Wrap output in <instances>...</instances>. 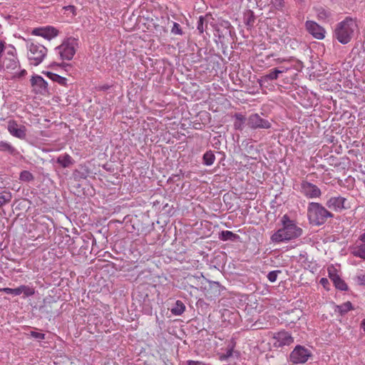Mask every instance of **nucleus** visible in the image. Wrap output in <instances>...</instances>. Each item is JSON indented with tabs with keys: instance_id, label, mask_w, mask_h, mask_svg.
<instances>
[{
	"instance_id": "39448f33",
	"label": "nucleus",
	"mask_w": 365,
	"mask_h": 365,
	"mask_svg": "<svg viewBox=\"0 0 365 365\" xmlns=\"http://www.w3.org/2000/svg\"><path fill=\"white\" fill-rule=\"evenodd\" d=\"M307 212L309 221L315 225H322L327 218L332 217L331 212L317 202H310Z\"/></svg>"
},
{
	"instance_id": "2eb2a0df",
	"label": "nucleus",
	"mask_w": 365,
	"mask_h": 365,
	"mask_svg": "<svg viewBox=\"0 0 365 365\" xmlns=\"http://www.w3.org/2000/svg\"><path fill=\"white\" fill-rule=\"evenodd\" d=\"M56 162L63 168H68L74 163L73 159L67 153L60 155L57 158Z\"/></svg>"
},
{
	"instance_id": "f03ea898",
	"label": "nucleus",
	"mask_w": 365,
	"mask_h": 365,
	"mask_svg": "<svg viewBox=\"0 0 365 365\" xmlns=\"http://www.w3.org/2000/svg\"><path fill=\"white\" fill-rule=\"evenodd\" d=\"M281 221L283 225L282 228L279 229L271 236V240L273 242L279 243L289 241L302 235V230L297 227L288 215H284Z\"/></svg>"
},
{
	"instance_id": "e433bc0d",
	"label": "nucleus",
	"mask_w": 365,
	"mask_h": 365,
	"mask_svg": "<svg viewBox=\"0 0 365 365\" xmlns=\"http://www.w3.org/2000/svg\"><path fill=\"white\" fill-rule=\"evenodd\" d=\"M292 61V58H277L274 59V62L276 64H280L282 63H290Z\"/></svg>"
},
{
	"instance_id": "72a5a7b5",
	"label": "nucleus",
	"mask_w": 365,
	"mask_h": 365,
	"mask_svg": "<svg viewBox=\"0 0 365 365\" xmlns=\"http://www.w3.org/2000/svg\"><path fill=\"white\" fill-rule=\"evenodd\" d=\"M356 282L361 285H365V271L361 270L356 277Z\"/></svg>"
},
{
	"instance_id": "f3484780",
	"label": "nucleus",
	"mask_w": 365,
	"mask_h": 365,
	"mask_svg": "<svg viewBox=\"0 0 365 365\" xmlns=\"http://www.w3.org/2000/svg\"><path fill=\"white\" fill-rule=\"evenodd\" d=\"M285 70H279L278 68H274L269 71V73L262 77L261 81L267 82L268 81L277 80L280 73H284Z\"/></svg>"
},
{
	"instance_id": "f8f14e48",
	"label": "nucleus",
	"mask_w": 365,
	"mask_h": 365,
	"mask_svg": "<svg viewBox=\"0 0 365 365\" xmlns=\"http://www.w3.org/2000/svg\"><path fill=\"white\" fill-rule=\"evenodd\" d=\"M8 130L11 135L20 139L26 137V129L24 125H19L15 120H10L8 122Z\"/></svg>"
},
{
	"instance_id": "c85d7f7f",
	"label": "nucleus",
	"mask_w": 365,
	"mask_h": 365,
	"mask_svg": "<svg viewBox=\"0 0 365 365\" xmlns=\"http://www.w3.org/2000/svg\"><path fill=\"white\" fill-rule=\"evenodd\" d=\"M270 4L274 9L282 11L284 6V0H270Z\"/></svg>"
},
{
	"instance_id": "5701e85b",
	"label": "nucleus",
	"mask_w": 365,
	"mask_h": 365,
	"mask_svg": "<svg viewBox=\"0 0 365 365\" xmlns=\"http://www.w3.org/2000/svg\"><path fill=\"white\" fill-rule=\"evenodd\" d=\"M215 160V156L211 150L207 151L203 155V163L205 165H211L214 163Z\"/></svg>"
},
{
	"instance_id": "c756f323",
	"label": "nucleus",
	"mask_w": 365,
	"mask_h": 365,
	"mask_svg": "<svg viewBox=\"0 0 365 365\" xmlns=\"http://www.w3.org/2000/svg\"><path fill=\"white\" fill-rule=\"evenodd\" d=\"M0 292H5L6 294H12L14 296L20 295L19 287L12 289L9 287L1 288Z\"/></svg>"
},
{
	"instance_id": "f257e3e1",
	"label": "nucleus",
	"mask_w": 365,
	"mask_h": 365,
	"mask_svg": "<svg viewBox=\"0 0 365 365\" xmlns=\"http://www.w3.org/2000/svg\"><path fill=\"white\" fill-rule=\"evenodd\" d=\"M0 69L8 74V78H21L26 74L25 69L20 70L14 46L0 41Z\"/></svg>"
},
{
	"instance_id": "423d86ee",
	"label": "nucleus",
	"mask_w": 365,
	"mask_h": 365,
	"mask_svg": "<svg viewBox=\"0 0 365 365\" xmlns=\"http://www.w3.org/2000/svg\"><path fill=\"white\" fill-rule=\"evenodd\" d=\"M77 42L75 38H67L60 46L56 48L57 53L61 60L70 61L76 53Z\"/></svg>"
},
{
	"instance_id": "9b49d317",
	"label": "nucleus",
	"mask_w": 365,
	"mask_h": 365,
	"mask_svg": "<svg viewBox=\"0 0 365 365\" xmlns=\"http://www.w3.org/2000/svg\"><path fill=\"white\" fill-rule=\"evenodd\" d=\"M247 124L252 128H269L270 123L262 118L258 114H252L248 118Z\"/></svg>"
},
{
	"instance_id": "a19ab883",
	"label": "nucleus",
	"mask_w": 365,
	"mask_h": 365,
	"mask_svg": "<svg viewBox=\"0 0 365 365\" xmlns=\"http://www.w3.org/2000/svg\"><path fill=\"white\" fill-rule=\"evenodd\" d=\"M202 19L200 18L199 21H198V25H197V29L199 30L200 33H202L203 32V26H202Z\"/></svg>"
},
{
	"instance_id": "4c0bfd02",
	"label": "nucleus",
	"mask_w": 365,
	"mask_h": 365,
	"mask_svg": "<svg viewBox=\"0 0 365 365\" xmlns=\"http://www.w3.org/2000/svg\"><path fill=\"white\" fill-rule=\"evenodd\" d=\"M267 278L271 282H275L277 278V272H270L267 275Z\"/></svg>"
},
{
	"instance_id": "20e7f679",
	"label": "nucleus",
	"mask_w": 365,
	"mask_h": 365,
	"mask_svg": "<svg viewBox=\"0 0 365 365\" xmlns=\"http://www.w3.org/2000/svg\"><path fill=\"white\" fill-rule=\"evenodd\" d=\"M26 47L30 64L36 66L42 63L47 55L48 49L43 44L34 41H29Z\"/></svg>"
},
{
	"instance_id": "c9c22d12",
	"label": "nucleus",
	"mask_w": 365,
	"mask_h": 365,
	"mask_svg": "<svg viewBox=\"0 0 365 365\" xmlns=\"http://www.w3.org/2000/svg\"><path fill=\"white\" fill-rule=\"evenodd\" d=\"M31 336L35 339L43 340L45 339V334L37 331H31Z\"/></svg>"
},
{
	"instance_id": "473e14b6",
	"label": "nucleus",
	"mask_w": 365,
	"mask_h": 365,
	"mask_svg": "<svg viewBox=\"0 0 365 365\" xmlns=\"http://www.w3.org/2000/svg\"><path fill=\"white\" fill-rule=\"evenodd\" d=\"M329 277L331 281L336 279L339 274H337L336 269L334 267V266H329L327 269Z\"/></svg>"
},
{
	"instance_id": "393cba45",
	"label": "nucleus",
	"mask_w": 365,
	"mask_h": 365,
	"mask_svg": "<svg viewBox=\"0 0 365 365\" xmlns=\"http://www.w3.org/2000/svg\"><path fill=\"white\" fill-rule=\"evenodd\" d=\"M245 118L243 115L237 113L235 115V121L234 123V126L235 129L242 130V125L245 123Z\"/></svg>"
},
{
	"instance_id": "79ce46f5",
	"label": "nucleus",
	"mask_w": 365,
	"mask_h": 365,
	"mask_svg": "<svg viewBox=\"0 0 365 365\" xmlns=\"http://www.w3.org/2000/svg\"><path fill=\"white\" fill-rule=\"evenodd\" d=\"M292 65L290 66H281L279 68H278L279 70H285L284 72H287V71L292 69Z\"/></svg>"
},
{
	"instance_id": "7c9ffc66",
	"label": "nucleus",
	"mask_w": 365,
	"mask_h": 365,
	"mask_svg": "<svg viewBox=\"0 0 365 365\" xmlns=\"http://www.w3.org/2000/svg\"><path fill=\"white\" fill-rule=\"evenodd\" d=\"M0 150L8 151L12 153L14 151V148L8 143L0 141Z\"/></svg>"
},
{
	"instance_id": "ddd939ff",
	"label": "nucleus",
	"mask_w": 365,
	"mask_h": 365,
	"mask_svg": "<svg viewBox=\"0 0 365 365\" xmlns=\"http://www.w3.org/2000/svg\"><path fill=\"white\" fill-rule=\"evenodd\" d=\"M33 34L47 39H51L58 36V31L53 26H45L34 29Z\"/></svg>"
},
{
	"instance_id": "2f4dec72",
	"label": "nucleus",
	"mask_w": 365,
	"mask_h": 365,
	"mask_svg": "<svg viewBox=\"0 0 365 365\" xmlns=\"http://www.w3.org/2000/svg\"><path fill=\"white\" fill-rule=\"evenodd\" d=\"M11 200V195L10 192L5 193L0 195V207L4 205L9 202Z\"/></svg>"
},
{
	"instance_id": "b1692460",
	"label": "nucleus",
	"mask_w": 365,
	"mask_h": 365,
	"mask_svg": "<svg viewBox=\"0 0 365 365\" xmlns=\"http://www.w3.org/2000/svg\"><path fill=\"white\" fill-rule=\"evenodd\" d=\"M352 309L351 303L346 302L341 305L336 306V311H338L341 314H344Z\"/></svg>"
},
{
	"instance_id": "4be33fe9",
	"label": "nucleus",
	"mask_w": 365,
	"mask_h": 365,
	"mask_svg": "<svg viewBox=\"0 0 365 365\" xmlns=\"http://www.w3.org/2000/svg\"><path fill=\"white\" fill-rule=\"evenodd\" d=\"M31 81L33 86H38L40 89L43 90L46 88V82L41 76L33 77Z\"/></svg>"
},
{
	"instance_id": "6e6552de",
	"label": "nucleus",
	"mask_w": 365,
	"mask_h": 365,
	"mask_svg": "<svg viewBox=\"0 0 365 365\" xmlns=\"http://www.w3.org/2000/svg\"><path fill=\"white\" fill-rule=\"evenodd\" d=\"M299 190L307 198H317L322 195L321 190L316 185L306 180L301 182Z\"/></svg>"
},
{
	"instance_id": "a878e982",
	"label": "nucleus",
	"mask_w": 365,
	"mask_h": 365,
	"mask_svg": "<svg viewBox=\"0 0 365 365\" xmlns=\"http://www.w3.org/2000/svg\"><path fill=\"white\" fill-rule=\"evenodd\" d=\"M238 236L236 235V234H234L233 232H232L231 231H229V230H225V231H222L221 233H220V238L222 240H235V238H237Z\"/></svg>"
},
{
	"instance_id": "cd10ccee",
	"label": "nucleus",
	"mask_w": 365,
	"mask_h": 365,
	"mask_svg": "<svg viewBox=\"0 0 365 365\" xmlns=\"http://www.w3.org/2000/svg\"><path fill=\"white\" fill-rule=\"evenodd\" d=\"M19 179L21 181L30 182L34 180V176L29 171L24 170L20 173Z\"/></svg>"
},
{
	"instance_id": "dca6fc26",
	"label": "nucleus",
	"mask_w": 365,
	"mask_h": 365,
	"mask_svg": "<svg viewBox=\"0 0 365 365\" xmlns=\"http://www.w3.org/2000/svg\"><path fill=\"white\" fill-rule=\"evenodd\" d=\"M315 13L317 19L319 21H325L331 16V13L322 6L315 8Z\"/></svg>"
},
{
	"instance_id": "0eeeda50",
	"label": "nucleus",
	"mask_w": 365,
	"mask_h": 365,
	"mask_svg": "<svg viewBox=\"0 0 365 365\" xmlns=\"http://www.w3.org/2000/svg\"><path fill=\"white\" fill-rule=\"evenodd\" d=\"M312 356L310 350L303 346L297 345L289 354V361L293 364L306 363Z\"/></svg>"
},
{
	"instance_id": "1a4fd4ad",
	"label": "nucleus",
	"mask_w": 365,
	"mask_h": 365,
	"mask_svg": "<svg viewBox=\"0 0 365 365\" xmlns=\"http://www.w3.org/2000/svg\"><path fill=\"white\" fill-rule=\"evenodd\" d=\"M293 342L294 338L286 331H281L275 333L272 337L273 346L276 348L289 346Z\"/></svg>"
},
{
	"instance_id": "6ab92c4d",
	"label": "nucleus",
	"mask_w": 365,
	"mask_h": 365,
	"mask_svg": "<svg viewBox=\"0 0 365 365\" xmlns=\"http://www.w3.org/2000/svg\"><path fill=\"white\" fill-rule=\"evenodd\" d=\"M185 310L184 303L180 300H177L175 306L171 309V312L175 316H180Z\"/></svg>"
},
{
	"instance_id": "ea45409f",
	"label": "nucleus",
	"mask_w": 365,
	"mask_h": 365,
	"mask_svg": "<svg viewBox=\"0 0 365 365\" xmlns=\"http://www.w3.org/2000/svg\"><path fill=\"white\" fill-rule=\"evenodd\" d=\"M319 282L324 287V288L328 289V286H329V283L327 278H322L320 279Z\"/></svg>"
},
{
	"instance_id": "bb28decb",
	"label": "nucleus",
	"mask_w": 365,
	"mask_h": 365,
	"mask_svg": "<svg viewBox=\"0 0 365 365\" xmlns=\"http://www.w3.org/2000/svg\"><path fill=\"white\" fill-rule=\"evenodd\" d=\"M333 283L334 284L336 288L340 289V290H346L347 289V285L344 282V280H342L339 276H338L336 279H334L333 281Z\"/></svg>"
},
{
	"instance_id": "9d476101",
	"label": "nucleus",
	"mask_w": 365,
	"mask_h": 365,
	"mask_svg": "<svg viewBox=\"0 0 365 365\" xmlns=\"http://www.w3.org/2000/svg\"><path fill=\"white\" fill-rule=\"evenodd\" d=\"M305 27L307 31L317 39H324L325 37V29L314 21H307Z\"/></svg>"
},
{
	"instance_id": "f704fd0d",
	"label": "nucleus",
	"mask_w": 365,
	"mask_h": 365,
	"mask_svg": "<svg viewBox=\"0 0 365 365\" xmlns=\"http://www.w3.org/2000/svg\"><path fill=\"white\" fill-rule=\"evenodd\" d=\"M171 32H172V34H173L175 35H182V29H181L180 24L178 23H175V22L173 24V28L171 29Z\"/></svg>"
},
{
	"instance_id": "aec40b11",
	"label": "nucleus",
	"mask_w": 365,
	"mask_h": 365,
	"mask_svg": "<svg viewBox=\"0 0 365 365\" xmlns=\"http://www.w3.org/2000/svg\"><path fill=\"white\" fill-rule=\"evenodd\" d=\"M46 76L51 80H52L54 82L58 83V84H60L61 86H66L67 83V79L66 78L62 77L56 73H54L52 72H47Z\"/></svg>"
},
{
	"instance_id": "a211bd4d",
	"label": "nucleus",
	"mask_w": 365,
	"mask_h": 365,
	"mask_svg": "<svg viewBox=\"0 0 365 365\" xmlns=\"http://www.w3.org/2000/svg\"><path fill=\"white\" fill-rule=\"evenodd\" d=\"M352 254L362 259H365V242H362L360 245L356 244L351 251Z\"/></svg>"
},
{
	"instance_id": "7ed1b4c3",
	"label": "nucleus",
	"mask_w": 365,
	"mask_h": 365,
	"mask_svg": "<svg viewBox=\"0 0 365 365\" xmlns=\"http://www.w3.org/2000/svg\"><path fill=\"white\" fill-rule=\"evenodd\" d=\"M356 28V22L352 19L346 18L336 25L334 36L341 43L346 44L352 38Z\"/></svg>"
},
{
	"instance_id": "37998d69",
	"label": "nucleus",
	"mask_w": 365,
	"mask_h": 365,
	"mask_svg": "<svg viewBox=\"0 0 365 365\" xmlns=\"http://www.w3.org/2000/svg\"><path fill=\"white\" fill-rule=\"evenodd\" d=\"M361 328L363 329V331L365 332V319L362 320L361 323Z\"/></svg>"
},
{
	"instance_id": "58836bf2",
	"label": "nucleus",
	"mask_w": 365,
	"mask_h": 365,
	"mask_svg": "<svg viewBox=\"0 0 365 365\" xmlns=\"http://www.w3.org/2000/svg\"><path fill=\"white\" fill-rule=\"evenodd\" d=\"M187 365H210V364H205V362L201 361L188 360L187 361Z\"/></svg>"
},
{
	"instance_id": "412c9836",
	"label": "nucleus",
	"mask_w": 365,
	"mask_h": 365,
	"mask_svg": "<svg viewBox=\"0 0 365 365\" xmlns=\"http://www.w3.org/2000/svg\"><path fill=\"white\" fill-rule=\"evenodd\" d=\"M20 295L24 294V297H28L35 294V289L32 286L29 285H21L19 286Z\"/></svg>"
},
{
	"instance_id": "4468645a",
	"label": "nucleus",
	"mask_w": 365,
	"mask_h": 365,
	"mask_svg": "<svg viewBox=\"0 0 365 365\" xmlns=\"http://www.w3.org/2000/svg\"><path fill=\"white\" fill-rule=\"evenodd\" d=\"M346 199L339 196L331 197L327 202V206L336 212H340L343 209H346L345 202Z\"/></svg>"
}]
</instances>
